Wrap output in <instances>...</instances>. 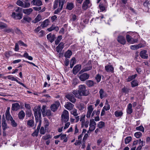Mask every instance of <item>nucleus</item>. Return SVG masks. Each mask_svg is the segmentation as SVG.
Segmentation results:
<instances>
[{"instance_id":"nucleus-49","label":"nucleus","mask_w":150,"mask_h":150,"mask_svg":"<svg viewBox=\"0 0 150 150\" xmlns=\"http://www.w3.org/2000/svg\"><path fill=\"white\" fill-rule=\"evenodd\" d=\"M142 133L140 132H137L134 133V136L137 138H140L142 136Z\"/></svg>"},{"instance_id":"nucleus-26","label":"nucleus","mask_w":150,"mask_h":150,"mask_svg":"<svg viewBox=\"0 0 150 150\" xmlns=\"http://www.w3.org/2000/svg\"><path fill=\"white\" fill-rule=\"evenodd\" d=\"M34 121L33 120L31 119L27 121V125L29 127H31L34 126Z\"/></svg>"},{"instance_id":"nucleus-35","label":"nucleus","mask_w":150,"mask_h":150,"mask_svg":"<svg viewBox=\"0 0 150 150\" xmlns=\"http://www.w3.org/2000/svg\"><path fill=\"white\" fill-rule=\"evenodd\" d=\"M46 108V106L44 105L42 106V109H41V112H42V115L43 117L45 116V110Z\"/></svg>"},{"instance_id":"nucleus-5","label":"nucleus","mask_w":150,"mask_h":150,"mask_svg":"<svg viewBox=\"0 0 150 150\" xmlns=\"http://www.w3.org/2000/svg\"><path fill=\"white\" fill-rule=\"evenodd\" d=\"M33 111L34 112L35 117L38 115V116L40 119L41 117V108L40 106L35 107L33 110Z\"/></svg>"},{"instance_id":"nucleus-63","label":"nucleus","mask_w":150,"mask_h":150,"mask_svg":"<svg viewBox=\"0 0 150 150\" xmlns=\"http://www.w3.org/2000/svg\"><path fill=\"white\" fill-rule=\"evenodd\" d=\"M85 115H82L80 117V121L81 122V123H82L84 122L85 121Z\"/></svg>"},{"instance_id":"nucleus-23","label":"nucleus","mask_w":150,"mask_h":150,"mask_svg":"<svg viewBox=\"0 0 150 150\" xmlns=\"http://www.w3.org/2000/svg\"><path fill=\"white\" fill-rule=\"evenodd\" d=\"M59 30V28L58 26L53 25H52L51 27L47 29V30L49 32L53 30H55L56 31H57Z\"/></svg>"},{"instance_id":"nucleus-55","label":"nucleus","mask_w":150,"mask_h":150,"mask_svg":"<svg viewBox=\"0 0 150 150\" xmlns=\"http://www.w3.org/2000/svg\"><path fill=\"white\" fill-rule=\"evenodd\" d=\"M126 38L127 41L129 43L131 42V41H132V38H131V37L128 35H126Z\"/></svg>"},{"instance_id":"nucleus-10","label":"nucleus","mask_w":150,"mask_h":150,"mask_svg":"<svg viewBox=\"0 0 150 150\" xmlns=\"http://www.w3.org/2000/svg\"><path fill=\"white\" fill-rule=\"evenodd\" d=\"M89 0H85L83 2L82 6V8L84 10H86L90 7L89 4H90Z\"/></svg>"},{"instance_id":"nucleus-21","label":"nucleus","mask_w":150,"mask_h":150,"mask_svg":"<svg viewBox=\"0 0 150 150\" xmlns=\"http://www.w3.org/2000/svg\"><path fill=\"white\" fill-rule=\"evenodd\" d=\"M143 47L142 45V44H139L132 45L130 46V48L132 50H137L139 48Z\"/></svg>"},{"instance_id":"nucleus-29","label":"nucleus","mask_w":150,"mask_h":150,"mask_svg":"<svg viewBox=\"0 0 150 150\" xmlns=\"http://www.w3.org/2000/svg\"><path fill=\"white\" fill-rule=\"evenodd\" d=\"M74 8V4L72 2H69L67 4L66 8L69 10H71Z\"/></svg>"},{"instance_id":"nucleus-64","label":"nucleus","mask_w":150,"mask_h":150,"mask_svg":"<svg viewBox=\"0 0 150 150\" xmlns=\"http://www.w3.org/2000/svg\"><path fill=\"white\" fill-rule=\"evenodd\" d=\"M39 130L37 129L35 131V132L33 133L32 135L33 136H36L37 137L38 135V133Z\"/></svg>"},{"instance_id":"nucleus-47","label":"nucleus","mask_w":150,"mask_h":150,"mask_svg":"<svg viewBox=\"0 0 150 150\" xmlns=\"http://www.w3.org/2000/svg\"><path fill=\"white\" fill-rule=\"evenodd\" d=\"M7 77L8 79H10L12 81H15L16 82L18 81V80L12 75H9Z\"/></svg>"},{"instance_id":"nucleus-24","label":"nucleus","mask_w":150,"mask_h":150,"mask_svg":"<svg viewBox=\"0 0 150 150\" xmlns=\"http://www.w3.org/2000/svg\"><path fill=\"white\" fill-rule=\"evenodd\" d=\"M132 105L130 103L129 104L127 109V112L128 114H130L132 112Z\"/></svg>"},{"instance_id":"nucleus-57","label":"nucleus","mask_w":150,"mask_h":150,"mask_svg":"<svg viewBox=\"0 0 150 150\" xmlns=\"http://www.w3.org/2000/svg\"><path fill=\"white\" fill-rule=\"evenodd\" d=\"M62 8L63 7H62V6L60 7V8H58L54 11V13L55 14H58L62 10Z\"/></svg>"},{"instance_id":"nucleus-16","label":"nucleus","mask_w":150,"mask_h":150,"mask_svg":"<svg viewBox=\"0 0 150 150\" xmlns=\"http://www.w3.org/2000/svg\"><path fill=\"white\" fill-rule=\"evenodd\" d=\"M117 41L121 44L124 45L126 43V40L125 38L122 36H119L117 38Z\"/></svg>"},{"instance_id":"nucleus-1","label":"nucleus","mask_w":150,"mask_h":150,"mask_svg":"<svg viewBox=\"0 0 150 150\" xmlns=\"http://www.w3.org/2000/svg\"><path fill=\"white\" fill-rule=\"evenodd\" d=\"M72 93L76 97L79 99L81 98L82 96H86L89 94L88 91L86 89V86L84 84L79 85L78 90L73 91Z\"/></svg>"},{"instance_id":"nucleus-39","label":"nucleus","mask_w":150,"mask_h":150,"mask_svg":"<svg viewBox=\"0 0 150 150\" xmlns=\"http://www.w3.org/2000/svg\"><path fill=\"white\" fill-rule=\"evenodd\" d=\"M62 39V36L59 35L58 36L56 40L55 41V44L56 45H58Z\"/></svg>"},{"instance_id":"nucleus-27","label":"nucleus","mask_w":150,"mask_h":150,"mask_svg":"<svg viewBox=\"0 0 150 150\" xmlns=\"http://www.w3.org/2000/svg\"><path fill=\"white\" fill-rule=\"evenodd\" d=\"M50 21L48 19L45 20L41 24L40 26L42 28H44L47 26L49 24Z\"/></svg>"},{"instance_id":"nucleus-42","label":"nucleus","mask_w":150,"mask_h":150,"mask_svg":"<svg viewBox=\"0 0 150 150\" xmlns=\"http://www.w3.org/2000/svg\"><path fill=\"white\" fill-rule=\"evenodd\" d=\"M103 108L106 111L110 109V106L109 105L108 103V101L107 100L106 101L105 105L103 107Z\"/></svg>"},{"instance_id":"nucleus-62","label":"nucleus","mask_w":150,"mask_h":150,"mask_svg":"<svg viewBox=\"0 0 150 150\" xmlns=\"http://www.w3.org/2000/svg\"><path fill=\"white\" fill-rule=\"evenodd\" d=\"M30 4L29 3L25 2V4H23V7L24 8H28L30 6Z\"/></svg>"},{"instance_id":"nucleus-60","label":"nucleus","mask_w":150,"mask_h":150,"mask_svg":"<svg viewBox=\"0 0 150 150\" xmlns=\"http://www.w3.org/2000/svg\"><path fill=\"white\" fill-rule=\"evenodd\" d=\"M7 27V26L6 24L0 23V28L1 29H3L5 28H6Z\"/></svg>"},{"instance_id":"nucleus-36","label":"nucleus","mask_w":150,"mask_h":150,"mask_svg":"<svg viewBox=\"0 0 150 150\" xmlns=\"http://www.w3.org/2000/svg\"><path fill=\"white\" fill-rule=\"evenodd\" d=\"M123 115V112L121 111L117 110L115 112V115L117 117H121Z\"/></svg>"},{"instance_id":"nucleus-44","label":"nucleus","mask_w":150,"mask_h":150,"mask_svg":"<svg viewBox=\"0 0 150 150\" xmlns=\"http://www.w3.org/2000/svg\"><path fill=\"white\" fill-rule=\"evenodd\" d=\"M89 123V122L88 120H87L86 121H85L81 123L82 126L85 127V128H87L88 127Z\"/></svg>"},{"instance_id":"nucleus-38","label":"nucleus","mask_w":150,"mask_h":150,"mask_svg":"<svg viewBox=\"0 0 150 150\" xmlns=\"http://www.w3.org/2000/svg\"><path fill=\"white\" fill-rule=\"evenodd\" d=\"M42 19L41 16L40 15L38 14L34 19L33 22L34 23H36L40 21Z\"/></svg>"},{"instance_id":"nucleus-8","label":"nucleus","mask_w":150,"mask_h":150,"mask_svg":"<svg viewBox=\"0 0 150 150\" xmlns=\"http://www.w3.org/2000/svg\"><path fill=\"white\" fill-rule=\"evenodd\" d=\"M90 122L89 131H92L95 129L96 123L95 122L93 119L91 120Z\"/></svg>"},{"instance_id":"nucleus-61","label":"nucleus","mask_w":150,"mask_h":150,"mask_svg":"<svg viewBox=\"0 0 150 150\" xmlns=\"http://www.w3.org/2000/svg\"><path fill=\"white\" fill-rule=\"evenodd\" d=\"M52 115L51 112V110L49 109L47 110L46 111L45 116H50Z\"/></svg>"},{"instance_id":"nucleus-48","label":"nucleus","mask_w":150,"mask_h":150,"mask_svg":"<svg viewBox=\"0 0 150 150\" xmlns=\"http://www.w3.org/2000/svg\"><path fill=\"white\" fill-rule=\"evenodd\" d=\"M132 86L133 87H134L138 85V83L136 80H133L132 81L131 83Z\"/></svg>"},{"instance_id":"nucleus-25","label":"nucleus","mask_w":150,"mask_h":150,"mask_svg":"<svg viewBox=\"0 0 150 150\" xmlns=\"http://www.w3.org/2000/svg\"><path fill=\"white\" fill-rule=\"evenodd\" d=\"M99 93L100 94V98L101 99H102L106 96V94L104 92V91L102 89H100Z\"/></svg>"},{"instance_id":"nucleus-9","label":"nucleus","mask_w":150,"mask_h":150,"mask_svg":"<svg viewBox=\"0 0 150 150\" xmlns=\"http://www.w3.org/2000/svg\"><path fill=\"white\" fill-rule=\"evenodd\" d=\"M11 16L12 18L20 20L22 18V14L21 13H16L13 12Z\"/></svg>"},{"instance_id":"nucleus-41","label":"nucleus","mask_w":150,"mask_h":150,"mask_svg":"<svg viewBox=\"0 0 150 150\" xmlns=\"http://www.w3.org/2000/svg\"><path fill=\"white\" fill-rule=\"evenodd\" d=\"M137 76V74H135L134 75L132 76H128V78L127 79V81L128 82L130 81L135 79Z\"/></svg>"},{"instance_id":"nucleus-34","label":"nucleus","mask_w":150,"mask_h":150,"mask_svg":"<svg viewBox=\"0 0 150 150\" xmlns=\"http://www.w3.org/2000/svg\"><path fill=\"white\" fill-rule=\"evenodd\" d=\"M105 126V123L103 121L99 122L97 125V127L100 129H102Z\"/></svg>"},{"instance_id":"nucleus-56","label":"nucleus","mask_w":150,"mask_h":150,"mask_svg":"<svg viewBox=\"0 0 150 150\" xmlns=\"http://www.w3.org/2000/svg\"><path fill=\"white\" fill-rule=\"evenodd\" d=\"M101 79V76L99 74H97L95 77V79L98 82H99L100 81Z\"/></svg>"},{"instance_id":"nucleus-58","label":"nucleus","mask_w":150,"mask_h":150,"mask_svg":"<svg viewBox=\"0 0 150 150\" xmlns=\"http://www.w3.org/2000/svg\"><path fill=\"white\" fill-rule=\"evenodd\" d=\"M78 109L80 110H83L84 108V105L83 103L80 104L78 106Z\"/></svg>"},{"instance_id":"nucleus-51","label":"nucleus","mask_w":150,"mask_h":150,"mask_svg":"<svg viewBox=\"0 0 150 150\" xmlns=\"http://www.w3.org/2000/svg\"><path fill=\"white\" fill-rule=\"evenodd\" d=\"M104 4L101 3H100L99 4V8L102 11H104L105 9V7L104 6Z\"/></svg>"},{"instance_id":"nucleus-15","label":"nucleus","mask_w":150,"mask_h":150,"mask_svg":"<svg viewBox=\"0 0 150 150\" xmlns=\"http://www.w3.org/2000/svg\"><path fill=\"white\" fill-rule=\"evenodd\" d=\"M88 111L87 113L86 117L87 118H89L93 110V105H89L88 107Z\"/></svg>"},{"instance_id":"nucleus-54","label":"nucleus","mask_w":150,"mask_h":150,"mask_svg":"<svg viewBox=\"0 0 150 150\" xmlns=\"http://www.w3.org/2000/svg\"><path fill=\"white\" fill-rule=\"evenodd\" d=\"M16 4L18 6L23 7L24 3L21 1L18 0L17 1Z\"/></svg>"},{"instance_id":"nucleus-50","label":"nucleus","mask_w":150,"mask_h":150,"mask_svg":"<svg viewBox=\"0 0 150 150\" xmlns=\"http://www.w3.org/2000/svg\"><path fill=\"white\" fill-rule=\"evenodd\" d=\"M132 140V137H127L125 139V143L126 144H128Z\"/></svg>"},{"instance_id":"nucleus-30","label":"nucleus","mask_w":150,"mask_h":150,"mask_svg":"<svg viewBox=\"0 0 150 150\" xmlns=\"http://www.w3.org/2000/svg\"><path fill=\"white\" fill-rule=\"evenodd\" d=\"M33 10L32 8L24 9L23 10V13L25 14L29 15L33 11Z\"/></svg>"},{"instance_id":"nucleus-12","label":"nucleus","mask_w":150,"mask_h":150,"mask_svg":"<svg viewBox=\"0 0 150 150\" xmlns=\"http://www.w3.org/2000/svg\"><path fill=\"white\" fill-rule=\"evenodd\" d=\"M10 109V108L8 107L5 113L6 119L7 120H11L13 119L10 114L9 112Z\"/></svg>"},{"instance_id":"nucleus-3","label":"nucleus","mask_w":150,"mask_h":150,"mask_svg":"<svg viewBox=\"0 0 150 150\" xmlns=\"http://www.w3.org/2000/svg\"><path fill=\"white\" fill-rule=\"evenodd\" d=\"M62 121L63 122H67L69 120V117L68 112L64 110L62 115Z\"/></svg>"},{"instance_id":"nucleus-22","label":"nucleus","mask_w":150,"mask_h":150,"mask_svg":"<svg viewBox=\"0 0 150 150\" xmlns=\"http://www.w3.org/2000/svg\"><path fill=\"white\" fill-rule=\"evenodd\" d=\"M105 69L107 72H113L114 68L111 65H108L105 66Z\"/></svg>"},{"instance_id":"nucleus-28","label":"nucleus","mask_w":150,"mask_h":150,"mask_svg":"<svg viewBox=\"0 0 150 150\" xmlns=\"http://www.w3.org/2000/svg\"><path fill=\"white\" fill-rule=\"evenodd\" d=\"M72 54L71 51L69 50H67L64 54V56L66 58H70Z\"/></svg>"},{"instance_id":"nucleus-32","label":"nucleus","mask_w":150,"mask_h":150,"mask_svg":"<svg viewBox=\"0 0 150 150\" xmlns=\"http://www.w3.org/2000/svg\"><path fill=\"white\" fill-rule=\"evenodd\" d=\"M25 115L24 112L23 110H21L18 114V117L20 119L23 120L24 118Z\"/></svg>"},{"instance_id":"nucleus-19","label":"nucleus","mask_w":150,"mask_h":150,"mask_svg":"<svg viewBox=\"0 0 150 150\" xmlns=\"http://www.w3.org/2000/svg\"><path fill=\"white\" fill-rule=\"evenodd\" d=\"M20 108L19 104L18 103H15L12 104L11 109L13 111H17Z\"/></svg>"},{"instance_id":"nucleus-4","label":"nucleus","mask_w":150,"mask_h":150,"mask_svg":"<svg viewBox=\"0 0 150 150\" xmlns=\"http://www.w3.org/2000/svg\"><path fill=\"white\" fill-rule=\"evenodd\" d=\"M81 72L79 73L78 75V77L79 79L82 81H84L88 79L89 77V74L85 73L83 74H81Z\"/></svg>"},{"instance_id":"nucleus-53","label":"nucleus","mask_w":150,"mask_h":150,"mask_svg":"<svg viewBox=\"0 0 150 150\" xmlns=\"http://www.w3.org/2000/svg\"><path fill=\"white\" fill-rule=\"evenodd\" d=\"M136 129L137 130L141 131L143 132H144V129L142 126H140L139 127H137L136 128Z\"/></svg>"},{"instance_id":"nucleus-6","label":"nucleus","mask_w":150,"mask_h":150,"mask_svg":"<svg viewBox=\"0 0 150 150\" xmlns=\"http://www.w3.org/2000/svg\"><path fill=\"white\" fill-rule=\"evenodd\" d=\"M60 105V104L59 101H56L51 105L50 106V109L53 112H55L57 110Z\"/></svg>"},{"instance_id":"nucleus-2","label":"nucleus","mask_w":150,"mask_h":150,"mask_svg":"<svg viewBox=\"0 0 150 150\" xmlns=\"http://www.w3.org/2000/svg\"><path fill=\"white\" fill-rule=\"evenodd\" d=\"M65 2V0H55L54 2L53 8L55 9L58 8H60L62 6V7H63Z\"/></svg>"},{"instance_id":"nucleus-17","label":"nucleus","mask_w":150,"mask_h":150,"mask_svg":"<svg viewBox=\"0 0 150 150\" xmlns=\"http://www.w3.org/2000/svg\"><path fill=\"white\" fill-rule=\"evenodd\" d=\"M74 106V105L70 102H67L64 105L65 108L69 110H72Z\"/></svg>"},{"instance_id":"nucleus-59","label":"nucleus","mask_w":150,"mask_h":150,"mask_svg":"<svg viewBox=\"0 0 150 150\" xmlns=\"http://www.w3.org/2000/svg\"><path fill=\"white\" fill-rule=\"evenodd\" d=\"M51 137H52L49 134H46L42 137V138L44 140H47L50 138H51Z\"/></svg>"},{"instance_id":"nucleus-13","label":"nucleus","mask_w":150,"mask_h":150,"mask_svg":"<svg viewBox=\"0 0 150 150\" xmlns=\"http://www.w3.org/2000/svg\"><path fill=\"white\" fill-rule=\"evenodd\" d=\"M81 65L78 64L75 66L73 68V72L74 74H76L81 69Z\"/></svg>"},{"instance_id":"nucleus-43","label":"nucleus","mask_w":150,"mask_h":150,"mask_svg":"<svg viewBox=\"0 0 150 150\" xmlns=\"http://www.w3.org/2000/svg\"><path fill=\"white\" fill-rule=\"evenodd\" d=\"M79 80L76 78H75L73 79L72 81V84L74 86H75L79 83Z\"/></svg>"},{"instance_id":"nucleus-37","label":"nucleus","mask_w":150,"mask_h":150,"mask_svg":"<svg viewBox=\"0 0 150 150\" xmlns=\"http://www.w3.org/2000/svg\"><path fill=\"white\" fill-rule=\"evenodd\" d=\"M2 127L3 130H5L7 128V124L4 120H3L2 121Z\"/></svg>"},{"instance_id":"nucleus-18","label":"nucleus","mask_w":150,"mask_h":150,"mask_svg":"<svg viewBox=\"0 0 150 150\" xmlns=\"http://www.w3.org/2000/svg\"><path fill=\"white\" fill-rule=\"evenodd\" d=\"M64 47V43L63 42H60L56 48L57 52L58 53L59 52L63 49Z\"/></svg>"},{"instance_id":"nucleus-46","label":"nucleus","mask_w":150,"mask_h":150,"mask_svg":"<svg viewBox=\"0 0 150 150\" xmlns=\"http://www.w3.org/2000/svg\"><path fill=\"white\" fill-rule=\"evenodd\" d=\"M66 134H63L60 136V139L61 140H64V142H66L67 139L66 137Z\"/></svg>"},{"instance_id":"nucleus-40","label":"nucleus","mask_w":150,"mask_h":150,"mask_svg":"<svg viewBox=\"0 0 150 150\" xmlns=\"http://www.w3.org/2000/svg\"><path fill=\"white\" fill-rule=\"evenodd\" d=\"M23 56L24 57L28 59L29 60H32L33 59V57L31 56H29L28 53L27 52H25Z\"/></svg>"},{"instance_id":"nucleus-33","label":"nucleus","mask_w":150,"mask_h":150,"mask_svg":"<svg viewBox=\"0 0 150 150\" xmlns=\"http://www.w3.org/2000/svg\"><path fill=\"white\" fill-rule=\"evenodd\" d=\"M92 69V66L91 65H89L88 66H87L85 68H84L83 69L81 70L80 71V72H85L87 71H89L91 70Z\"/></svg>"},{"instance_id":"nucleus-31","label":"nucleus","mask_w":150,"mask_h":150,"mask_svg":"<svg viewBox=\"0 0 150 150\" xmlns=\"http://www.w3.org/2000/svg\"><path fill=\"white\" fill-rule=\"evenodd\" d=\"M86 83L89 87L92 86L94 85V82L93 81L91 80L87 81L86 82Z\"/></svg>"},{"instance_id":"nucleus-11","label":"nucleus","mask_w":150,"mask_h":150,"mask_svg":"<svg viewBox=\"0 0 150 150\" xmlns=\"http://www.w3.org/2000/svg\"><path fill=\"white\" fill-rule=\"evenodd\" d=\"M140 55L141 57L143 59H146L148 57V54H147V51L146 50L141 51L140 53Z\"/></svg>"},{"instance_id":"nucleus-45","label":"nucleus","mask_w":150,"mask_h":150,"mask_svg":"<svg viewBox=\"0 0 150 150\" xmlns=\"http://www.w3.org/2000/svg\"><path fill=\"white\" fill-rule=\"evenodd\" d=\"M71 114L73 115L74 116L76 117L78 115V113L77 112V110L76 109H74L72 110L71 112Z\"/></svg>"},{"instance_id":"nucleus-52","label":"nucleus","mask_w":150,"mask_h":150,"mask_svg":"<svg viewBox=\"0 0 150 150\" xmlns=\"http://www.w3.org/2000/svg\"><path fill=\"white\" fill-rule=\"evenodd\" d=\"M22 8L19 7H17L16 9H15V11L16 13H21L22 11Z\"/></svg>"},{"instance_id":"nucleus-7","label":"nucleus","mask_w":150,"mask_h":150,"mask_svg":"<svg viewBox=\"0 0 150 150\" xmlns=\"http://www.w3.org/2000/svg\"><path fill=\"white\" fill-rule=\"evenodd\" d=\"M73 94L71 93H67L65 96V97L71 102L74 103L76 100Z\"/></svg>"},{"instance_id":"nucleus-14","label":"nucleus","mask_w":150,"mask_h":150,"mask_svg":"<svg viewBox=\"0 0 150 150\" xmlns=\"http://www.w3.org/2000/svg\"><path fill=\"white\" fill-rule=\"evenodd\" d=\"M55 35L54 34L52 35L51 33H50L47 35V39L51 43L53 42L55 38Z\"/></svg>"},{"instance_id":"nucleus-20","label":"nucleus","mask_w":150,"mask_h":150,"mask_svg":"<svg viewBox=\"0 0 150 150\" xmlns=\"http://www.w3.org/2000/svg\"><path fill=\"white\" fill-rule=\"evenodd\" d=\"M31 4L39 6L42 5V2L40 0H33L31 1Z\"/></svg>"}]
</instances>
